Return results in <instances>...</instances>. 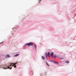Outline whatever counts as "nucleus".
<instances>
[{
  "instance_id": "obj_12",
  "label": "nucleus",
  "mask_w": 76,
  "mask_h": 76,
  "mask_svg": "<svg viewBox=\"0 0 76 76\" xmlns=\"http://www.w3.org/2000/svg\"><path fill=\"white\" fill-rule=\"evenodd\" d=\"M60 59L62 60V59H63V57L62 58H60Z\"/></svg>"
},
{
  "instance_id": "obj_9",
  "label": "nucleus",
  "mask_w": 76,
  "mask_h": 76,
  "mask_svg": "<svg viewBox=\"0 0 76 76\" xmlns=\"http://www.w3.org/2000/svg\"><path fill=\"white\" fill-rule=\"evenodd\" d=\"M42 59H43V60H44V59H45V57L43 56H42Z\"/></svg>"
},
{
  "instance_id": "obj_1",
  "label": "nucleus",
  "mask_w": 76,
  "mask_h": 76,
  "mask_svg": "<svg viewBox=\"0 0 76 76\" xmlns=\"http://www.w3.org/2000/svg\"><path fill=\"white\" fill-rule=\"evenodd\" d=\"M13 64H11V65H9L8 66H4L3 65H1L0 66L1 67H2L3 69H10L12 68L11 66H13Z\"/></svg>"
},
{
  "instance_id": "obj_10",
  "label": "nucleus",
  "mask_w": 76,
  "mask_h": 76,
  "mask_svg": "<svg viewBox=\"0 0 76 76\" xmlns=\"http://www.w3.org/2000/svg\"><path fill=\"white\" fill-rule=\"evenodd\" d=\"M45 62H46V63L47 64V66H49V65L48 64V63H47V61H46Z\"/></svg>"
},
{
  "instance_id": "obj_17",
  "label": "nucleus",
  "mask_w": 76,
  "mask_h": 76,
  "mask_svg": "<svg viewBox=\"0 0 76 76\" xmlns=\"http://www.w3.org/2000/svg\"><path fill=\"white\" fill-rule=\"evenodd\" d=\"M40 1H42V0H40Z\"/></svg>"
},
{
  "instance_id": "obj_5",
  "label": "nucleus",
  "mask_w": 76,
  "mask_h": 76,
  "mask_svg": "<svg viewBox=\"0 0 76 76\" xmlns=\"http://www.w3.org/2000/svg\"><path fill=\"white\" fill-rule=\"evenodd\" d=\"M54 54V53H53L52 52L51 53V54L50 55V56H51V57H53V55Z\"/></svg>"
},
{
  "instance_id": "obj_6",
  "label": "nucleus",
  "mask_w": 76,
  "mask_h": 76,
  "mask_svg": "<svg viewBox=\"0 0 76 76\" xmlns=\"http://www.w3.org/2000/svg\"><path fill=\"white\" fill-rule=\"evenodd\" d=\"M6 57L9 58V57H10V55H9L8 54L6 56Z\"/></svg>"
},
{
  "instance_id": "obj_8",
  "label": "nucleus",
  "mask_w": 76,
  "mask_h": 76,
  "mask_svg": "<svg viewBox=\"0 0 76 76\" xmlns=\"http://www.w3.org/2000/svg\"><path fill=\"white\" fill-rule=\"evenodd\" d=\"M19 55V54H18L15 55V57H17V56H18Z\"/></svg>"
},
{
  "instance_id": "obj_18",
  "label": "nucleus",
  "mask_w": 76,
  "mask_h": 76,
  "mask_svg": "<svg viewBox=\"0 0 76 76\" xmlns=\"http://www.w3.org/2000/svg\"><path fill=\"white\" fill-rule=\"evenodd\" d=\"M50 57V56H49V57Z\"/></svg>"
},
{
  "instance_id": "obj_11",
  "label": "nucleus",
  "mask_w": 76,
  "mask_h": 76,
  "mask_svg": "<svg viewBox=\"0 0 76 76\" xmlns=\"http://www.w3.org/2000/svg\"><path fill=\"white\" fill-rule=\"evenodd\" d=\"M34 47L35 49H37V45H34Z\"/></svg>"
},
{
  "instance_id": "obj_2",
  "label": "nucleus",
  "mask_w": 76,
  "mask_h": 76,
  "mask_svg": "<svg viewBox=\"0 0 76 76\" xmlns=\"http://www.w3.org/2000/svg\"><path fill=\"white\" fill-rule=\"evenodd\" d=\"M33 44H34V43L32 42H30L28 43H26V45H27L28 46H30V45H31L32 46L33 45Z\"/></svg>"
},
{
  "instance_id": "obj_13",
  "label": "nucleus",
  "mask_w": 76,
  "mask_h": 76,
  "mask_svg": "<svg viewBox=\"0 0 76 76\" xmlns=\"http://www.w3.org/2000/svg\"><path fill=\"white\" fill-rule=\"evenodd\" d=\"M56 56H54V58H56Z\"/></svg>"
},
{
  "instance_id": "obj_7",
  "label": "nucleus",
  "mask_w": 76,
  "mask_h": 76,
  "mask_svg": "<svg viewBox=\"0 0 76 76\" xmlns=\"http://www.w3.org/2000/svg\"><path fill=\"white\" fill-rule=\"evenodd\" d=\"M65 63H69V61H66L65 62Z\"/></svg>"
},
{
  "instance_id": "obj_14",
  "label": "nucleus",
  "mask_w": 76,
  "mask_h": 76,
  "mask_svg": "<svg viewBox=\"0 0 76 76\" xmlns=\"http://www.w3.org/2000/svg\"><path fill=\"white\" fill-rule=\"evenodd\" d=\"M53 62H54V63H56V61H53Z\"/></svg>"
},
{
  "instance_id": "obj_16",
  "label": "nucleus",
  "mask_w": 76,
  "mask_h": 76,
  "mask_svg": "<svg viewBox=\"0 0 76 76\" xmlns=\"http://www.w3.org/2000/svg\"><path fill=\"white\" fill-rule=\"evenodd\" d=\"M40 2H41V1H39V3H40Z\"/></svg>"
},
{
  "instance_id": "obj_3",
  "label": "nucleus",
  "mask_w": 76,
  "mask_h": 76,
  "mask_svg": "<svg viewBox=\"0 0 76 76\" xmlns=\"http://www.w3.org/2000/svg\"><path fill=\"white\" fill-rule=\"evenodd\" d=\"M17 63H12V64H10V65H11V64H12L13 65L12 66V65L11 66V68L10 69H11L12 68V66H14V67L15 68L16 67V66H15V65H16V64Z\"/></svg>"
},
{
  "instance_id": "obj_15",
  "label": "nucleus",
  "mask_w": 76,
  "mask_h": 76,
  "mask_svg": "<svg viewBox=\"0 0 76 76\" xmlns=\"http://www.w3.org/2000/svg\"><path fill=\"white\" fill-rule=\"evenodd\" d=\"M2 43H3V42H1L0 43V44H2Z\"/></svg>"
},
{
  "instance_id": "obj_4",
  "label": "nucleus",
  "mask_w": 76,
  "mask_h": 76,
  "mask_svg": "<svg viewBox=\"0 0 76 76\" xmlns=\"http://www.w3.org/2000/svg\"><path fill=\"white\" fill-rule=\"evenodd\" d=\"M50 52H48V54L47 53H46L45 56H46V57H48V56L50 55Z\"/></svg>"
}]
</instances>
